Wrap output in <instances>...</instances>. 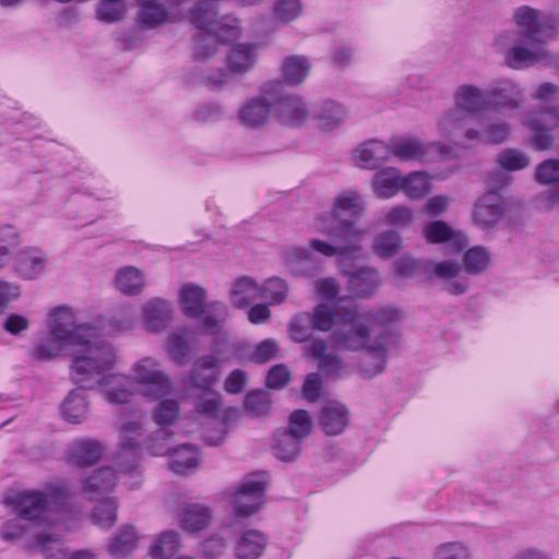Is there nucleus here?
I'll use <instances>...</instances> for the list:
<instances>
[{"instance_id": "f257e3e1", "label": "nucleus", "mask_w": 559, "mask_h": 559, "mask_svg": "<svg viewBox=\"0 0 559 559\" xmlns=\"http://www.w3.org/2000/svg\"><path fill=\"white\" fill-rule=\"evenodd\" d=\"M69 499L66 486L53 484L44 492H22L14 500L17 516L1 526L5 542L23 540L26 548L38 550L46 559H64L67 550L59 536L40 530V522L49 520L50 512L60 511Z\"/></svg>"}, {"instance_id": "f03ea898", "label": "nucleus", "mask_w": 559, "mask_h": 559, "mask_svg": "<svg viewBox=\"0 0 559 559\" xmlns=\"http://www.w3.org/2000/svg\"><path fill=\"white\" fill-rule=\"evenodd\" d=\"M79 338L71 349L70 377L84 390L103 388L110 404H124L131 396V379L112 373L117 362L115 348L99 338V330L91 323H81Z\"/></svg>"}, {"instance_id": "7ed1b4c3", "label": "nucleus", "mask_w": 559, "mask_h": 559, "mask_svg": "<svg viewBox=\"0 0 559 559\" xmlns=\"http://www.w3.org/2000/svg\"><path fill=\"white\" fill-rule=\"evenodd\" d=\"M513 21L521 29H507L496 36L493 46L508 67L520 70L546 60L545 43L556 34L554 17L528 5L514 10Z\"/></svg>"}, {"instance_id": "20e7f679", "label": "nucleus", "mask_w": 559, "mask_h": 559, "mask_svg": "<svg viewBox=\"0 0 559 559\" xmlns=\"http://www.w3.org/2000/svg\"><path fill=\"white\" fill-rule=\"evenodd\" d=\"M362 210L361 198L356 192L350 191L336 198L333 212L317 222V229L330 235L334 243L312 239L311 249L324 257H337L340 264L347 259H358L364 230L355 226V219Z\"/></svg>"}, {"instance_id": "39448f33", "label": "nucleus", "mask_w": 559, "mask_h": 559, "mask_svg": "<svg viewBox=\"0 0 559 559\" xmlns=\"http://www.w3.org/2000/svg\"><path fill=\"white\" fill-rule=\"evenodd\" d=\"M228 360L229 357L222 350H215L198 358L185 378V382L191 389L199 391L194 401L195 412L215 420L218 426V429L206 430L204 433V439L210 445H219L228 432L227 414L221 408L222 396L213 390L219 377L221 366Z\"/></svg>"}, {"instance_id": "423d86ee", "label": "nucleus", "mask_w": 559, "mask_h": 559, "mask_svg": "<svg viewBox=\"0 0 559 559\" xmlns=\"http://www.w3.org/2000/svg\"><path fill=\"white\" fill-rule=\"evenodd\" d=\"M331 342L338 349L364 352L357 370L362 378L371 379L384 371L389 350L399 346V335L389 331L372 338L370 328L358 323L350 329L335 330L331 333Z\"/></svg>"}, {"instance_id": "0eeeda50", "label": "nucleus", "mask_w": 559, "mask_h": 559, "mask_svg": "<svg viewBox=\"0 0 559 559\" xmlns=\"http://www.w3.org/2000/svg\"><path fill=\"white\" fill-rule=\"evenodd\" d=\"M188 22L199 33L193 36V58L205 60L217 52L219 43H229L240 35V22L231 15L218 16V7L210 0L197 1L187 12Z\"/></svg>"}, {"instance_id": "6e6552de", "label": "nucleus", "mask_w": 559, "mask_h": 559, "mask_svg": "<svg viewBox=\"0 0 559 559\" xmlns=\"http://www.w3.org/2000/svg\"><path fill=\"white\" fill-rule=\"evenodd\" d=\"M454 103L455 108L447 111L438 122L440 134L449 140L478 119L479 114L491 109L488 90L484 92L469 84L455 91Z\"/></svg>"}, {"instance_id": "1a4fd4ad", "label": "nucleus", "mask_w": 559, "mask_h": 559, "mask_svg": "<svg viewBox=\"0 0 559 559\" xmlns=\"http://www.w3.org/2000/svg\"><path fill=\"white\" fill-rule=\"evenodd\" d=\"M74 312L66 306L58 307L50 313L49 334L39 338L32 347L31 355L39 361L51 360L66 349H72L79 338V326Z\"/></svg>"}, {"instance_id": "9d476101", "label": "nucleus", "mask_w": 559, "mask_h": 559, "mask_svg": "<svg viewBox=\"0 0 559 559\" xmlns=\"http://www.w3.org/2000/svg\"><path fill=\"white\" fill-rule=\"evenodd\" d=\"M179 298L183 313L189 318L200 319L203 333H218L219 323L224 321L227 316V308L224 304L218 301L206 304L205 290L193 284L182 286Z\"/></svg>"}, {"instance_id": "9b49d317", "label": "nucleus", "mask_w": 559, "mask_h": 559, "mask_svg": "<svg viewBox=\"0 0 559 559\" xmlns=\"http://www.w3.org/2000/svg\"><path fill=\"white\" fill-rule=\"evenodd\" d=\"M511 134V126L508 122L493 118H478L477 126L469 124L452 141L460 147H474L476 145H499L506 142Z\"/></svg>"}, {"instance_id": "f8f14e48", "label": "nucleus", "mask_w": 559, "mask_h": 559, "mask_svg": "<svg viewBox=\"0 0 559 559\" xmlns=\"http://www.w3.org/2000/svg\"><path fill=\"white\" fill-rule=\"evenodd\" d=\"M391 156L401 162L432 163L452 154V147L442 142L425 143L418 138L405 136L391 141Z\"/></svg>"}, {"instance_id": "ddd939ff", "label": "nucleus", "mask_w": 559, "mask_h": 559, "mask_svg": "<svg viewBox=\"0 0 559 559\" xmlns=\"http://www.w3.org/2000/svg\"><path fill=\"white\" fill-rule=\"evenodd\" d=\"M131 379V392L133 384L140 385L142 394L151 400H159L167 396L173 384L169 377L159 369V364L151 358L145 357L133 366V378Z\"/></svg>"}, {"instance_id": "4468645a", "label": "nucleus", "mask_w": 559, "mask_h": 559, "mask_svg": "<svg viewBox=\"0 0 559 559\" xmlns=\"http://www.w3.org/2000/svg\"><path fill=\"white\" fill-rule=\"evenodd\" d=\"M281 87L280 80L264 83L260 94L248 99L238 110L239 122L249 129H258L265 126L272 112H274V95Z\"/></svg>"}, {"instance_id": "2eb2a0df", "label": "nucleus", "mask_w": 559, "mask_h": 559, "mask_svg": "<svg viewBox=\"0 0 559 559\" xmlns=\"http://www.w3.org/2000/svg\"><path fill=\"white\" fill-rule=\"evenodd\" d=\"M342 319L345 323L344 329H350L355 324L371 323L374 329H379L377 335L389 331H394L400 337L397 329L394 326L402 320V311L393 306L380 307L377 310H365L357 305H353L343 311Z\"/></svg>"}, {"instance_id": "dca6fc26", "label": "nucleus", "mask_w": 559, "mask_h": 559, "mask_svg": "<svg viewBox=\"0 0 559 559\" xmlns=\"http://www.w3.org/2000/svg\"><path fill=\"white\" fill-rule=\"evenodd\" d=\"M141 430L142 425L136 420H128L121 425L120 443L115 459V464L121 474L140 476Z\"/></svg>"}, {"instance_id": "f3484780", "label": "nucleus", "mask_w": 559, "mask_h": 559, "mask_svg": "<svg viewBox=\"0 0 559 559\" xmlns=\"http://www.w3.org/2000/svg\"><path fill=\"white\" fill-rule=\"evenodd\" d=\"M267 475L255 473L243 478L234 492V510L236 516H250L257 513L264 503Z\"/></svg>"}, {"instance_id": "a211bd4d", "label": "nucleus", "mask_w": 559, "mask_h": 559, "mask_svg": "<svg viewBox=\"0 0 559 559\" xmlns=\"http://www.w3.org/2000/svg\"><path fill=\"white\" fill-rule=\"evenodd\" d=\"M139 5L138 23L147 29L181 20L178 10L189 0H135Z\"/></svg>"}, {"instance_id": "6ab92c4d", "label": "nucleus", "mask_w": 559, "mask_h": 559, "mask_svg": "<svg viewBox=\"0 0 559 559\" xmlns=\"http://www.w3.org/2000/svg\"><path fill=\"white\" fill-rule=\"evenodd\" d=\"M274 115L277 121L286 127H300L309 118V109L304 99L284 91V83L274 95Z\"/></svg>"}, {"instance_id": "aec40b11", "label": "nucleus", "mask_w": 559, "mask_h": 559, "mask_svg": "<svg viewBox=\"0 0 559 559\" xmlns=\"http://www.w3.org/2000/svg\"><path fill=\"white\" fill-rule=\"evenodd\" d=\"M523 124L532 132V146L538 151H547L554 144L551 130L559 128V109L531 114L523 119Z\"/></svg>"}, {"instance_id": "412c9836", "label": "nucleus", "mask_w": 559, "mask_h": 559, "mask_svg": "<svg viewBox=\"0 0 559 559\" xmlns=\"http://www.w3.org/2000/svg\"><path fill=\"white\" fill-rule=\"evenodd\" d=\"M425 270L430 271L436 277L445 281L443 289L457 296L467 292L469 283L466 277L460 276L462 266L454 261L426 262Z\"/></svg>"}, {"instance_id": "4be33fe9", "label": "nucleus", "mask_w": 559, "mask_h": 559, "mask_svg": "<svg viewBox=\"0 0 559 559\" xmlns=\"http://www.w3.org/2000/svg\"><path fill=\"white\" fill-rule=\"evenodd\" d=\"M423 234L429 243H444L451 253L460 252L467 246V237L463 233L454 230L443 221L428 223L424 227Z\"/></svg>"}, {"instance_id": "5701e85b", "label": "nucleus", "mask_w": 559, "mask_h": 559, "mask_svg": "<svg viewBox=\"0 0 559 559\" xmlns=\"http://www.w3.org/2000/svg\"><path fill=\"white\" fill-rule=\"evenodd\" d=\"M490 107L495 111L518 109L523 100L522 88L512 80H498L488 88Z\"/></svg>"}, {"instance_id": "b1692460", "label": "nucleus", "mask_w": 559, "mask_h": 559, "mask_svg": "<svg viewBox=\"0 0 559 559\" xmlns=\"http://www.w3.org/2000/svg\"><path fill=\"white\" fill-rule=\"evenodd\" d=\"M504 215V203L500 194L489 191L474 204L473 221L481 228L496 225Z\"/></svg>"}, {"instance_id": "393cba45", "label": "nucleus", "mask_w": 559, "mask_h": 559, "mask_svg": "<svg viewBox=\"0 0 559 559\" xmlns=\"http://www.w3.org/2000/svg\"><path fill=\"white\" fill-rule=\"evenodd\" d=\"M328 343L324 340H313L306 346L307 356L318 362L319 369L333 379H338L344 373L342 358L335 353H326Z\"/></svg>"}, {"instance_id": "a878e982", "label": "nucleus", "mask_w": 559, "mask_h": 559, "mask_svg": "<svg viewBox=\"0 0 559 559\" xmlns=\"http://www.w3.org/2000/svg\"><path fill=\"white\" fill-rule=\"evenodd\" d=\"M348 274V290L355 298H369L381 285L379 273L372 267H360Z\"/></svg>"}, {"instance_id": "bb28decb", "label": "nucleus", "mask_w": 559, "mask_h": 559, "mask_svg": "<svg viewBox=\"0 0 559 559\" xmlns=\"http://www.w3.org/2000/svg\"><path fill=\"white\" fill-rule=\"evenodd\" d=\"M391 157L390 145L379 141L369 140L358 146L353 158L362 168L374 169Z\"/></svg>"}, {"instance_id": "cd10ccee", "label": "nucleus", "mask_w": 559, "mask_h": 559, "mask_svg": "<svg viewBox=\"0 0 559 559\" xmlns=\"http://www.w3.org/2000/svg\"><path fill=\"white\" fill-rule=\"evenodd\" d=\"M85 391L79 386L72 390L62 402L60 412L67 423L78 425L88 418L90 402Z\"/></svg>"}, {"instance_id": "c85d7f7f", "label": "nucleus", "mask_w": 559, "mask_h": 559, "mask_svg": "<svg viewBox=\"0 0 559 559\" xmlns=\"http://www.w3.org/2000/svg\"><path fill=\"white\" fill-rule=\"evenodd\" d=\"M117 481L118 477L111 467H102L84 479L82 490L90 500H100L115 488Z\"/></svg>"}, {"instance_id": "c756f323", "label": "nucleus", "mask_w": 559, "mask_h": 559, "mask_svg": "<svg viewBox=\"0 0 559 559\" xmlns=\"http://www.w3.org/2000/svg\"><path fill=\"white\" fill-rule=\"evenodd\" d=\"M319 424L328 436H336L348 425V411L337 402H328L320 411Z\"/></svg>"}, {"instance_id": "7c9ffc66", "label": "nucleus", "mask_w": 559, "mask_h": 559, "mask_svg": "<svg viewBox=\"0 0 559 559\" xmlns=\"http://www.w3.org/2000/svg\"><path fill=\"white\" fill-rule=\"evenodd\" d=\"M266 535L259 530H247L236 540L235 556L237 559H258L266 546Z\"/></svg>"}, {"instance_id": "2f4dec72", "label": "nucleus", "mask_w": 559, "mask_h": 559, "mask_svg": "<svg viewBox=\"0 0 559 559\" xmlns=\"http://www.w3.org/2000/svg\"><path fill=\"white\" fill-rule=\"evenodd\" d=\"M142 317L145 328L152 332L164 330L171 320V305L163 299L154 298L142 308Z\"/></svg>"}, {"instance_id": "473e14b6", "label": "nucleus", "mask_w": 559, "mask_h": 559, "mask_svg": "<svg viewBox=\"0 0 559 559\" xmlns=\"http://www.w3.org/2000/svg\"><path fill=\"white\" fill-rule=\"evenodd\" d=\"M103 454V445L94 439H79L71 443L68 457L72 465L85 467L95 464Z\"/></svg>"}, {"instance_id": "72a5a7b5", "label": "nucleus", "mask_w": 559, "mask_h": 559, "mask_svg": "<svg viewBox=\"0 0 559 559\" xmlns=\"http://www.w3.org/2000/svg\"><path fill=\"white\" fill-rule=\"evenodd\" d=\"M349 307L335 308L326 304L317 305L312 313H310L314 330L321 332L332 331L333 333L335 330L345 326L342 316L343 311Z\"/></svg>"}, {"instance_id": "f704fd0d", "label": "nucleus", "mask_w": 559, "mask_h": 559, "mask_svg": "<svg viewBox=\"0 0 559 559\" xmlns=\"http://www.w3.org/2000/svg\"><path fill=\"white\" fill-rule=\"evenodd\" d=\"M212 519V511L201 503H188L179 513V522L182 530L195 533L204 530Z\"/></svg>"}, {"instance_id": "c9c22d12", "label": "nucleus", "mask_w": 559, "mask_h": 559, "mask_svg": "<svg viewBox=\"0 0 559 559\" xmlns=\"http://www.w3.org/2000/svg\"><path fill=\"white\" fill-rule=\"evenodd\" d=\"M284 264L294 275L309 274L316 266L312 252L302 247H289L282 252Z\"/></svg>"}, {"instance_id": "e433bc0d", "label": "nucleus", "mask_w": 559, "mask_h": 559, "mask_svg": "<svg viewBox=\"0 0 559 559\" xmlns=\"http://www.w3.org/2000/svg\"><path fill=\"white\" fill-rule=\"evenodd\" d=\"M374 194L380 199H390L402 191V175L399 169L388 167L378 171L372 180Z\"/></svg>"}, {"instance_id": "4c0bfd02", "label": "nucleus", "mask_w": 559, "mask_h": 559, "mask_svg": "<svg viewBox=\"0 0 559 559\" xmlns=\"http://www.w3.org/2000/svg\"><path fill=\"white\" fill-rule=\"evenodd\" d=\"M229 296L236 308H246L261 298L260 284L250 276L238 277L230 288Z\"/></svg>"}, {"instance_id": "58836bf2", "label": "nucleus", "mask_w": 559, "mask_h": 559, "mask_svg": "<svg viewBox=\"0 0 559 559\" xmlns=\"http://www.w3.org/2000/svg\"><path fill=\"white\" fill-rule=\"evenodd\" d=\"M257 61L255 47L249 44L234 46L227 55L226 62L229 72L243 74L251 70Z\"/></svg>"}, {"instance_id": "ea45409f", "label": "nucleus", "mask_w": 559, "mask_h": 559, "mask_svg": "<svg viewBox=\"0 0 559 559\" xmlns=\"http://www.w3.org/2000/svg\"><path fill=\"white\" fill-rule=\"evenodd\" d=\"M535 180L542 185L554 186L545 193L548 201L559 203V159L549 158L540 163L535 170Z\"/></svg>"}, {"instance_id": "a19ab883", "label": "nucleus", "mask_w": 559, "mask_h": 559, "mask_svg": "<svg viewBox=\"0 0 559 559\" xmlns=\"http://www.w3.org/2000/svg\"><path fill=\"white\" fill-rule=\"evenodd\" d=\"M199 464V453L195 447L182 444L176 447L169 454V468L179 475L194 469Z\"/></svg>"}, {"instance_id": "79ce46f5", "label": "nucleus", "mask_w": 559, "mask_h": 559, "mask_svg": "<svg viewBox=\"0 0 559 559\" xmlns=\"http://www.w3.org/2000/svg\"><path fill=\"white\" fill-rule=\"evenodd\" d=\"M145 285L144 275L134 266H124L117 271L115 287L124 295H138Z\"/></svg>"}, {"instance_id": "37998d69", "label": "nucleus", "mask_w": 559, "mask_h": 559, "mask_svg": "<svg viewBox=\"0 0 559 559\" xmlns=\"http://www.w3.org/2000/svg\"><path fill=\"white\" fill-rule=\"evenodd\" d=\"M139 535L134 526L123 525L111 538L108 552L115 558L131 554L138 545Z\"/></svg>"}, {"instance_id": "c03bdc74", "label": "nucleus", "mask_w": 559, "mask_h": 559, "mask_svg": "<svg viewBox=\"0 0 559 559\" xmlns=\"http://www.w3.org/2000/svg\"><path fill=\"white\" fill-rule=\"evenodd\" d=\"M347 112L345 108L335 102L329 100L314 112L318 128L323 131H331L340 127L345 120Z\"/></svg>"}, {"instance_id": "a18cd8bd", "label": "nucleus", "mask_w": 559, "mask_h": 559, "mask_svg": "<svg viewBox=\"0 0 559 559\" xmlns=\"http://www.w3.org/2000/svg\"><path fill=\"white\" fill-rule=\"evenodd\" d=\"M311 64L307 57L293 55L283 60L281 69L286 83L299 85L308 76Z\"/></svg>"}, {"instance_id": "49530a36", "label": "nucleus", "mask_w": 559, "mask_h": 559, "mask_svg": "<svg viewBox=\"0 0 559 559\" xmlns=\"http://www.w3.org/2000/svg\"><path fill=\"white\" fill-rule=\"evenodd\" d=\"M431 178L426 171L402 175V191L409 199H423L431 191Z\"/></svg>"}, {"instance_id": "de8ad7c7", "label": "nucleus", "mask_w": 559, "mask_h": 559, "mask_svg": "<svg viewBox=\"0 0 559 559\" xmlns=\"http://www.w3.org/2000/svg\"><path fill=\"white\" fill-rule=\"evenodd\" d=\"M45 266V258L38 249H26L19 253L16 270L26 280L36 277Z\"/></svg>"}, {"instance_id": "09e8293b", "label": "nucleus", "mask_w": 559, "mask_h": 559, "mask_svg": "<svg viewBox=\"0 0 559 559\" xmlns=\"http://www.w3.org/2000/svg\"><path fill=\"white\" fill-rule=\"evenodd\" d=\"M301 440L286 431H277L274 435V455L284 462L294 461L300 453Z\"/></svg>"}, {"instance_id": "8fccbe9b", "label": "nucleus", "mask_w": 559, "mask_h": 559, "mask_svg": "<svg viewBox=\"0 0 559 559\" xmlns=\"http://www.w3.org/2000/svg\"><path fill=\"white\" fill-rule=\"evenodd\" d=\"M179 546V534L175 531H167L160 534L159 538L151 546L150 555L153 559H170Z\"/></svg>"}, {"instance_id": "3c124183", "label": "nucleus", "mask_w": 559, "mask_h": 559, "mask_svg": "<svg viewBox=\"0 0 559 559\" xmlns=\"http://www.w3.org/2000/svg\"><path fill=\"white\" fill-rule=\"evenodd\" d=\"M372 248L378 257L388 259L402 248V237L395 230L382 231L374 238Z\"/></svg>"}, {"instance_id": "603ef678", "label": "nucleus", "mask_w": 559, "mask_h": 559, "mask_svg": "<svg viewBox=\"0 0 559 559\" xmlns=\"http://www.w3.org/2000/svg\"><path fill=\"white\" fill-rule=\"evenodd\" d=\"M173 437L174 433L169 429L158 428L145 440L144 444L152 455H169L177 447Z\"/></svg>"}, {"instance_id": "864d4df0", "label": "nucleus", "mask_w": 559, "mask_h": 559, "mask_svg": "<svg viewBox=\"0 0 559 559\" xmlns=\"http://www.w3.org/2000/svg\"><path fill=\"white\" fill-rule=\"evenodd\" d=\"M99 503L93 509L92 521L94 524L109 528L117 522L118 502L115 498H100Z\"/></svg>"}, {"instance_id": "5fc2aeb1", "label": "nucleus", "mask_w": 559, "mask_h": 559, "mask_svg": "<svg viewBox=\"0 0 559 559\" xmlns=\"http://www.w3.org/2000/svg\"><path fill=\"white\" fill-rule=\"evenodd\" d=\"M261 298L270 305H281L286 301L289 293L288 284L281 277H270L260 285Z\"/></svg>"}, {"instance_id": "6e6d98bb", "label": "nucleus", "mask_w": 559, "mask_h": 559, "mask_svg": "<svg viewBox=\"0 0 559 559\" xmlns=\"http://www.w3.org/2000/svg\"><path fill=\"white\" fill-rule=\"evenodd\" d=\"M491 261L489 251L481 246H475L464 253V269L469 274H479L487 270Z\"/></svg>"}, {"instance_id": "4d7b16f0", "label": "nucleus", "mask_w": 559, "mask_h": 559, "mask_svg": "<svg viewBox=\"0 0 559 559\" xmlns=\"http://www.w3.org/2000/svg\"><path fill=\"white\" fill-rule=\"evenodd\" d=\"M180 415L179 404L176 400H162L153 411L154 423L163 429L174 425Z\"/></svg>"}, {"instance_id": "13d9d810", "label": "nucleus", "mask_w": 559, "mask_h": 559, "mask_svg": "<svg viewBox=\"0 0 559 559\" xmlns=\"http://www.w3.org/2000/svg\"><path fill=\"white\" fill-rule=\"evenodd\" d=\"M313 330L314 328L309 312L297 313L288 325L289 336L297 343L308 342L311 338Z\"/></svg>"}, {"instance_id": "bf43d9fd", "label": "nucleus", "mask_w": 559, "mask_h": 559, "mask_svg": "<svg viewBox=\"0 0 559 559\" xmlns=\"http://www.w3.org/2000/svg\"><path fill=\"white\" fill-rule=\"evenodd\" d=\"M311 430L312 420L307 411L297 409L290 414L286 432L302 441L310 435Z\"/></svg>"}, {"instance_id": "052dcab7", "label": "nucleus", "mask_w": 559, "mask_h": 559, "mask_svg": "<svg viewBox=\"0 0 559 559\" xmlns=\"http://www.w3.org/2000/svg\"><path fill=\"white\" fill-rule=\"evenodd\" d=\"M96 12L100 21L115 23L123 19L126 4L123 0H100Z\"/></svg>"}, {"instance_id": "680f3d73", "label": "nucleus", "mask_w": 559, "mask_h": 559, "mask_svg": "<svg viewBox=\"0 0 559 559\" xmlns=\"http://www.w3.org/2000/svg\"><path fill=\"white\" fill-rule=\"evenodd\" d=\"M498 163L503 169L515 171L526 168L530 165L531 159L520 150L507 148L498 155Z\"/></svg>"}, {"instance_id": "e2e57ef3", "label": "nucleus", "mask_w": 559, "mask_h": 559, "mask_svg": "<svg viewBox=\"0 0 559 559\" xmlns=\"http://www.w3.org/2000/svg\"><path fill=\"white\" fill-rule=\"evenodd\" d=\"M245 408L254 417L266 415L271 408L267 393L261 390L248 393L245 399Z\"/></svg>"}, {"instance_id": "0e129e2a", "label": "nucleus", "mask_w": 559, "mask_h": 559, "mask_svg": "<svg viewBox=\"0 0 559 559\" xmlns=\"http://www.w3.org/2000/svg\"><path fill=\"white\" fill-rule=\"evenodd\" d=\"M302 10L300 0H277L274 4V16L281 22L288 23L297 19Z\"/></svg>"}, {"instance_id": "69168bd1", "label": "nucleus", "mask_w": 559, "mask_h": 559, "mask_svg": "<svg viewBox=\"0 0 559 559\" xmlns=\"http://www.w3.org/2000/svg\"><path fill=\"white\" fill-rule=\"evenodd\" d=\"M414 215L409 207L399 205L385 214V223L396 228H405L413 222Z\"/></svg>"}, {"instance_id": "338daca9", "label": "nucleus", "mask_w": 559, "mask_h": 559, "mask_svg": "<svg viewBox=\"0 0 559 559\" xmlns=\"http://www.w3.org/2000/svg\"><path fill=\"white\" fill-rule=\"evenodd\" d=\"M278 352V345L275 340L267 338L260 342L251 354V360L258 364H264L275 358Z\"/></svg>"}, {"instance_id": "774afa93", "label": "nucleus", "mask_w": 559, "mask_h": 559, "mask_svg": "<svg viewBox=\"0 0 559 559\" xmlns=\"http://www.w3.org/2000/svg\"><path fill=\"white\" fill-rule=\"evenodd\" d=\"M435 559H471V552L461 543H448L437 549Z\"/></svg>"}]
</instances>
